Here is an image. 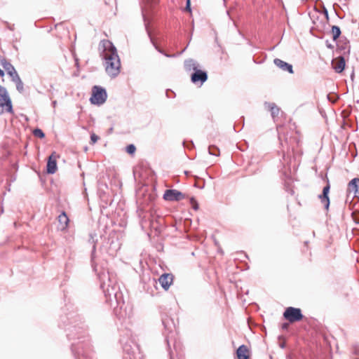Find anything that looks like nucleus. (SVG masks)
Masks as SVG:
<instances>
[{
	"mask_svg": "<svg viewBox=\"0 0 359 359\" xmlns=\"http://www.w3.org/2000/svg\"><path fill=\"white\" fill-rule=\"evenodd\" d=\"M100 46L102 49V56L104 60V66L107 74L111 77L117 76L121 72V64L116 47L107 39L100 42Z\"/></svg>",
	"mask_w": 359,
	"mask_h": 359,
	"instance_id": "f257e3e1",
	"label": "nucleus"
},
{
	"mask_svg": "<svg viewBox=\"0 0 359 359\" xmlns=\"http://www.w3.org/2000/svg\"><path fill=\"white\" fill-rule=\"evenodd\" d=\"M107 94L104 88L94 86L92 88L91 97L90 101L93 104L100 105L105 102Z\"/></svg>",
	"mask_w": 359,
	"mask_h": 359,
	"instance_id": "f03ea898",
	"label": "nucleus"
},
{
	"mask_svg": "<svg viewBox=\"0 0 359 359\" xmlns=\"http://www.w3.org/2000/svg\"><path fill=\"white\" fill-rule=\"evenodd\" d=\"M0 108L2 112L13 113L11 100L4 87H0Z\"/></svg>",
	"mask_w": 359,
	"mask_h": 359,
	"instance_id": "7ed1b4c3",
	"label": "nucleus"
},
{
	"mask_svg": "<svg viewBox=\"0 0 359 359\" xmlns=\"http://www.w3.org/2000/svg\"><path fill=\"white\" fill-rule=\"evenodd\" d=\"M283 317L290 323L300 321L302 320L304 316L302 313L300 309L294 307H287L283 313Z\"/></svg>",
	"mask_w": 359,
	"mask_h": 359,
	"instance_id": "20e7f679",
	"label": "nucleus"
},
{
	"mask_svg": "<svg viewBox=\"0 0 359 359\" xmlns=\"http://www.w3.org/2000/svg\"><path fill=\"white\" fill-rule=\"evenodd\" d=\"M163 198L167 201H180L184 198V194L176 189H167Z\"/></svg>",
	"mask_w": 359,
	"mask_h": 359,
	"instance_id": "39448f33",
	"label": "nucleus"
},
{
	"mask_svg": "<svg viewBox=\"0 0 359 359\" xmlns=\"http://www.w3.org/2000/svg\"><path fill=\"white\" fill-rule=\"evenodd\" d=\"M59 155L55 151H53L48 157L47 162V172L53 174L57 170V160L59 158Z\"/></svg>",
	"mask_w": 359,
	"mask_h": 359,
	"instance_id": "423d86ee",
	"label": "nucleus"
},
{
	"mask_svg": "<svg viewBox=\"0 0 359 359\" xmlns=\"http://www.w3.org/2000/svg\"><path fill=\"white\" fill-rule=\"evenodd\" d=\"M330 189V184L329 180H327V185L323 188V193L319 196V199L320 202L323 204L326 210H328L330 206V198H329V192Z\"/></svg>",
	"mask_w": 359,
	"mask_h": 359,
	"instance_id": "0eeeda50",
	"label": "nucleus"
},
{
	"mask_svg": "<svg viewBox=\"0 0 359 359\" xmlns=\"http://www.w3.org/2000/svg\"><path fill=\"white\" fill-rule=\"evenodd\" d=\"M0 65L7 72V74L11 77H16L18 75L14 67L5 58L0 59Z\"/></svg>",
	"mask_w": 359,
	"mask_h": 359,
	"instance_id": "6e6552de",
	"label": "nucleus"
},
{
	"mask_svg": "<svg viewBox=\"0 0 359 359\" xmlns=\"http://www.w3.org/2000/svg\"><path fill=\"white\" fill-rule=\"evenodd\" d=\"M346 65L345 60L343 57L339 56L332 60V66L334 71L337 73H341Z\"/></svg>",
	"mask_w": 359,
	"mask_h": 359,
	"instance_id": "1a4fd4ad",
	"label": "nucleus"
},
{
	"mask_svg": "<svg viewBox=\"0 0 359 359\" xmlns=\"http://www.w3.org/2000/svg\"><path fill=\"white\" fill-rule=\"evenodd\" d=\"M158 281L162 287L167 290L173 282V276L170 273H164L160 276Z\"/></svg>",
	"mask_w": 359,
	"mask_h": 359,
	"instance_id": "9d476101",
	"label": "nucleus"
},
{
	"mask_svg": "<svg viewBox=\"0 0 359 359\" xmlns=\"http://www.w3.org/2000/svg\"><path fill=\"white\" fill-rule=\"evenodd\" d=\"M191 81L194 83H204L207 79L208 76L206 72L201 71L200 69H197L195 71V72L191 75Z\"/></svg>",
	"mask_w": 359,
	"mask_h": 359,
	"instance_id": "9b49d317",
	"label": "nucleus"
},
{
	"mask_svg": "<svg viewBox=\"0 0 359 359\" xmlns=\"http://www.w3.org/2000/svg\"><path fill=\"white\" fill-rule=\"evenodd\" d=\"M236 355L238 359H250L251 353L247 346L241 345L236 351Z\"/></svg>",
	"mask_w": 359,
	"mask_h": 359,
	"instance_id": "f8f14e48",
	"label": "nucleus"
},
{
	"mask_svg": "<svg viewBox=\"0 0 359 359\" xmlns=\"http://www.w3.org/2000/svg\"><path fill=\"white\" fill-rule=\"evenodd\" d=\"M57 221L59 223V229L61 231H65L68 228L69 219L65 212H62L58 217Z\"/></svg>",
	"mask_w": 359,
	"mask_h": 359,
	"instance_id": "ddd939ff",
	"label": "nucleus"
},
{
	"mask_svg": "<svg viewBox=\"0 0 359 359\" xmlns=\"http://www.w3.org/2000/svg\"><path fill=\"white\" fill-rule=\"evenodd\" d=\"M274 64L283 71L288 72L290 74L293 73L292 66L280 59L276 58L273 60Z\"/></svg>",
	"mask_w": 359,
	"mask_h": 359,
	"instance_id": "4468645a",
	"label": "nucleus"
},
{
	"mask_svg": "<svg viewBox=\"0 0 359 359\" xmlns=\"http://www.w3.org/2000/svg\"><path fill=\"white\" fill-rule=\"evenodd\" d=\"M348 191L349 193H353L354 196L359 194V178H354L349 182Z\"/></svg>",
	"mask_w": 359,
	"mask_h": 359,
	"instance_id": "2eb2a0df",
	"label": "nucleus"
},
{
	"mask_svg": "<svg viewBox=\"0 0 359 359\" xmlns=\"http://www.w3.org/2000/svg\"><path fill=\"white\" fill-rule=\"evenodd\" d=\"M185 69L188 71L191 70H197L198 69V65L193 60H189L185 62L184 64Z\"/></svg>",
	"mask_w": 359,
	"mask_h": 359,
	"instance_id": "dca6fc26",
	"label": "nucleus"
},
{
	"mask_svg": "<svg viewBox=\"0 0 359 359\" xmlns=\"http://www.w3.org/2000/svg\"><path fill=\"white\" fill-rule=\"evenodd\" d=\"M158 3V0H144V11H148Z\"/></svg>",
	"mask_w": 359,
	"mask_h": 359,
	"instance_id": "f3484780",
	"label": "nucleus"
},
{
	"mask_svg": "<svg viewBox=\"0 0 359 359\" xmlns=\"http://www.w3.org/2000/svg\"><path fill=\"white\" fill-rule=\"evenodd\" d=\"M12 81L16 83V88L19 92H22L23 90V83L19 76V75H16V77H13Z\"/></svg>",
	"mask_w": 359,
	"mask_h": 359,
	"instance_id": "a211bd4d",
	"label": "nucleus"
},
{
	"mask_svg": "<svg viewBox=\"0 0 359 359\" xmlns=\"http://www.w3.org/2000/svg\"><path fill=\"white\" fill-rule=\"evenodd\" d=\"M331 32L332 34L333 40L334 41H336L341 34L340 28L338 26L335 25L332 26Z\"/></svg>",
	"mask_w": 359,
	"mask_h": 359,
	"instance_id": "6ab92c4d",
	"label": "nucleus"
},
{
	"mask_svg": "<svg viewBox=\"0 0 359 359\" xmlns=\"http://www.w3.org/2000/svg\"><path fill=\"white\" fill-rule=\"evenodd\" d=\"M126 152L130 155H133L136 151V147L134 144H129L126 148Z\"/></svg>",
	"mask_w": 359,
	"mask_h": 359,
	"instance_id": "aec40b11",
	"label": "nucleus"
},
{
	"mask_svg": "<svg viewBox=\"0 0 359 359\" xmlns=\"http://www.w3.org/2000/svg\"><path fill=\"white\" fill-rule=\"evenodd\" d=\"M33 134L34 136L39 138H43L45 137L44 133L41 129L39 128L34 130Z\"/></svg>",
	"mask_w": 359,
	"mask_h": 359,
	"instance_id": "412c9836",
	"label": "nucleus"
},
{
	"mask_svg": "<svg viewBox=\"0 0 359 359\" xmlns=\"http://www.w3.org/2000/svg\"><path fill=\"white\" fill-rule=\"evenodd\" d=\"M99 139H100V137L95 133L91 134V135H90L91 144L96 143Z\"/></svg>",
	"mask_w": 359,
	"mask_h": 359,
	"instance_id": "4be33fe9",
	"label": "nucleus"
},
{
	"mask_svg": "<svg viewBox=\"0 0 359 359\" xmlns=\"http://www.w3.org/2000/svg\"><path fill=\"white\" fill-rule=\"evenodd\" d=\"M352 217L355 223L359 224V212H353L352 213Z\"/></svg>",
	"mask_w": 359,
	"mask_h": 359,
	"instance_id": "5701e85b",
	"label": "nucleus"
},
{
	"mask_svg": "<svg viewBox=\"0 0 359 359\" xmlns=\"http://www.w3.org/2000/svg\"><path fill=\"white\" fill-rule=\"evenodd\" d=\"M185 11H187V12L191 13V3H190V0H187V5H186Z\"/></svg>",
	"mask_w": 359,
	"mask_h": 359,
	"instance_id": "b1692460",
	"label": "nucleus"
},
{
	"mask_svg": "<svg viewBox=\"0 0 359 359\" xmlns=\"http://www.w3.org/2000/svg\"><path fill=\"white\" fill-rule=\"evenodd\" d=\"M288 327V324L287 323H284L283 325H282V328L283 329H287Z\"/></svg>",
	"mask_w": 359,
	"mask_h": 359,
	"instance_id": "393cba45",
	"label": "nucleus"
},
{
	"mask_svg": "<svg viewBox=\"0 0 359 359\" xmlns=\"http://www.w3.org/2000/svg\"><path fill=\"white\" fill-rule=\"evenodd\" d=\"M4 75V72L2 69H0V76H3Z\"/></svg>",
	"mask_w": 359,
	"mask_h": 359,
	"instance_id": "a878e982",
	"label": "nucleus"
},
{
	"mask_svg": "<svg viewBox=\"0 0 359 359\" xmlns=\"http://www.w3.org/2000/svg\"><path fill=\"white\" fill-rule=\"evenodd\" d=\"M0 87H2L1 86H0Z\"/></svg>",
	"mask_w": 359,
	"mask_h": 359,
	"instance_id": "bb28decb",
	"label": "nucleus"
}]
</instances>
